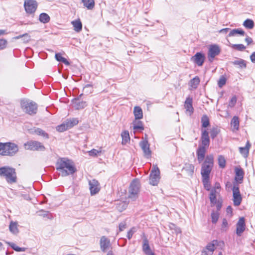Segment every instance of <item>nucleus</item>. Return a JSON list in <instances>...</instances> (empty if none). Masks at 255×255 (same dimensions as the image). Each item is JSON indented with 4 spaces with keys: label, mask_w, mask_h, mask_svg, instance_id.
Wrapping results in <instances>:
<instances>
[{
    "label": "nucleus",
    "mask_w": 255,
    "mask_h": 255,
    "mask_svg": "<svg viewBox=\"0 0 255 255\" xmlns=\"http://www.w3.org/2000/svg\"><path fill=\"white\" fill-rule=\"evenodd\" d=\"M56 170L60 171L62 176L72 174L76 171L73 162L66 158L59 159L56 164Z\"/></svg>",
    "instance_id": "f257e3e1"
},
{
    "label": "nucleus",
    "mask_w": 255,
    "mask_h": 255,
    "mask_svg": "<svg viewBox=\"0 0 255 255\" xmlns=\"http://www.w3.org/2000/svg\"><path fill=\"white\" fill-rule=\"evenodd\" d=\"M18 150L16 144L12 142H0V155L13 156Z\"/></svg>",
    "instance_id": "f03ea898"
},
{
    "label": "nucleus",
    "mask_w": 255,
    "mask_h": 255,
    "mask_svg": "<svg viewBox=\"0 0 255 255\" xmlns=\"http://www.w3.org/2000/svg\"><path fill=\"white\" fill-rule=\"evenodd\" d=\"M0 176L4 177L8 183H13L16 181V172L12 168L7 166L0 167Z\"/></svg>",
    "instance_id": "7ed1b4c3"
},
{
    "label": "nucleus",
    "mask_w": 255,
    "mask_h": 255,
    "mask_svg": "<svg viewBox=\"0 0 255 255\" xmlns=\"http://www.w3.org/2000/svg\"><path fill=\"white\" fill-rule=\"evenodd\" d=\"M20 106L25 113L30 115H35L37 111V105L34 102L29 100H22Z\"/></svg>",
    "instance_id": "20e7f679"
},
{
    "label": "nucleus",
    "mask_w": 255,
    "mask_h": 255,
    "mask_svg": "<svg viewBox=\"0 0 255 255\" xmlns=\"http://www.w3.org/2000/svg\"><path fill=\"white\" fill-rule=\"evenodd\" d=\"M213 162L214 158L213 155H209L206 156L201 168V174L202 177H209L213 166Z\"/></svg>",
    "instance_id": "39448f33"
},
{
    "label": "nucleus",
    "mask_w": 255,
    "mask_h": 255,
    "mask_svg": "<svg viewBox=\"0 0 255 255\" xmlns=\"http://www.w3.org/2000/svg\"><path fill=\"white\" fill-rule=\"evenodd\" d=\"M140 187V182L137 179H134L130 183L128 190V198L135 200L138 197Z\"/></svg>",
    "instance_id": "423d86ee"
},
{
    "label": "nucleus",
    "mask_w": 255,
    "mask_h": 255,
    "mask_svg": "<svg viewBox=\"0 0 255 255\" xmlns=\"http://www.w3.org/2000/svg\"><path fill=\"white\" fill-rule=\"evenodd\" d=\"M25 149L33 151H44L45 149L44 146L40 142L35 140H30L24 144Z\"/></svg>",
    "instance_id": "0eeeda50"
},
{
    "label": "nucleus",
    "mask_w": 255,
    "mask_h": 255,
    "mask_svg": "<svg viewBox=\"0 0 255 255\" xmlns=\"http://www.w3.org/2000/svg\"><path fill=\"white\" fill-rule=\"evenodd\" d=\"M220 48L218 45L212 44L209 46L208 58L210 62L213 61L214 58L220 54Z\"/></svg>",
    "instance_id": "6e6552de"
},
{
    "label": "nucleus",
    "mask_w": 255,
    "mask_h": 255,
    "mask_svg": "<svg viewBox=\"0 0 255 255\" xmlns=\"http://www.w3.org/2000/svg\"><path fill=\"white\" fill-rule=\"evenodd\" d=\"M37 2L35 0H26L24 3L25 10L28 14L34 13L37 9Z\"/></svg>",
    "instance_id": "1a4fd4ad"
},
{
    "label": "nucleus",
    "mask_w": 255,
    "mask_h": 255,
    "mask_svg": "<svg viewBox=\"0 0 255 255\" xmlns=\"http://www.w3.org/2000/svg\"><path fill=\"white\" fill-rule=\"evenodd\" d=\"M150 184L155 186L158 183L160 180V171L157 166H154L150 174Z\"/></svg>",
    "instance_id": "9d476101"
},
{
    "label": "nucleus",
    "mask_w": 255,
    "mask_h": 255,
    "mask_svg": "<svg viewBox=\"0 0 255 255\" xmlns=\"http://www.w3.org/2000/svg\"><path fill=\"white\" fill-rule=\"evenodd\" d=\"M232 190L234 205L236 206H238L241 203L242 198L238 185H234Z\"/></svg>",
    "instance_id": "9b49d317"
},
{
    "label": "nucleus",
    "mask_w": 255,
    "mask_h": 255,
    "mask_svg": "<svg viewBox=\"0 0 255 255\" xmlns=\"http://www.w3.org/2000/svg\"><path fill=\"white\" fill-rule=\"evenodd\" d=\"M218 245L217 240H213L209 243L202 252V255H212L216 247Z\"/></svg>",
    "instance_id": "f8f14e48"
},
{
    "label": "nucleus",
    "mask_w": 255,
    "mask_h": 255,
    "mask_svg": "<svg viewBox=\"0 0 255 255\" xmlns=\"http://www.w3.org/2000/svg\"><path fill=\"white\" fill-rule=\"evenodd\" d=\"M139 146L142 149L145 157L148 158L151 156V150L149 148V144L146 139L143 140L139 142Z\"/></svg>",
    "instance_id": "ddd939ff"
},
{
    "label": "nucleus",
    "mask_w": 255,
    "mask_h": 255,
    "mask_svg": "<svg viewBox=\"0 0 255 255\" xmlns=\"http://www.w3.org/2000/svg\"><path fill=\"white\" fill-rule=\"evenodd\" d=\"M89 184L91 195H95L99 192L100 187L98 181L95 179L90 180Z\"/></svg>",
    "instance_id": "4468645a"
},
{
    "label": "nucleus",
    "mask_w": 255,
    "mask_h": 255,
    "mask_svg": "<svg viewBox=\"0 0 255 255\" xmlns=\"http://www.w3.org/2000/svg\"><path fill=\"white\" fill-rule=\"evenodd\" d=\"M236 234L238 236H241L245 230V223L244 218H240L236 225Z\"/></svg>",
    "instance_id": "2eb2a0df"
},
{
    "label": "nucleus",
    "mask_w": 255,
    "mask_h": 255,
    "mask_svg": "<svg viewBox=\"0 0 255 255\" xmlns=\"http://www.w3.org/2000/svg\"><path fill=\"white\" fill-rule=\"evenodd\" d=\"M205 60V56L200 52H197L194 56L191 57V61L196 63L198 66L203 65Z\"/></svg>",
    "instance_id": "dca6fc26"
},
{
    "label": "nucleus",
    "mask_w": 255,
    "mask_h": 255,
    "mask_svg": "<svg viewBox=\"0 0 255 255\" xmlns=\"http://www.w3.org/2000/svg\"><path fill=\"white\" fill-rule=\"evenodd\" d=\"M82 95V94L80 95L77 99H75L74 101H73V103L74 105V106L77 110L83 109L87 105L86 102L80 101V99Z\"/></svg>",
    "instance_id": "f3484780"
},
{
    "label": "nucleus",
    "mask_w": 255,
    "mask_h": 255,
    "mask_svg": "<svg viewBox=\"0 0 255 255\" xmlns=\"http://www.w3.org/2000/svg\"><path fill=\"white\" fill-rule=\"evenodd\" d=\"M110 246V240L105 236H102L100 240V247L103 252H106Z\"/></svg>",
    "instance_id": "a211bd4d"
},
{
    "label": "nucleus",
    "mask_w": 255,
    "mask_h": 255,
    "mask_svg": "<svg viewBox=\"0 0 255 255\" xmlns=\"http://www.w3.org/2000/svg\"><path fill=\"white\" fill-rule=\"evenodd\" d=\"M192 98L190 97H188L186 98L184 104V107L186 111L189 113L190 115L193 113L194 111V109L192 106Z\"/></svg>",
    "instance_id": "6ab92c4d"
},
{
    "label": "nucleus",
    "mask_w": 255,
    "mask_h": 255,
    "mask_svg": "<svg viewBox=\"0 0 255 255\" xmlns=\"http://www.w3.org/2000/svg\"><path fill=\"white\" fill-rule=\"evenodd\" d=\"M142 250L146 255H155L150 249L148 241L146 238L144 239L143 240Z\"/></svg>",
    "instance_id": "aec40b11"
},
{
    "label": "nucleus",
    "mask_w": 255,
    "mask_h": 255,
    "mask_svg": "<svg viewBox=\"0 0 255 255\" xmlns=\"http://www.w3.org/2000/svg\"><path fill=\"white\" fill-rule=\"evenodd\" d=\"M206 149L204 147H199L197 150V155L198 160L199 163H201L204 159Z\"/></svg>",
    "instance_id": "412c9836"
},
{
    "label": "nucleus",
    "mask_w": 255,
    "mask_h": 255,
    "mask_svg": "<svg viewBox=\"0 0 255 255\" xmlns=\"http://www.w3.org/2000/svg\"><path fill=\"white\" fill-rule=\"evenodd\" d=\"M200 82V78L198 76H196L191 79L189 82V89L190 90L197 89Z\"/></svg>",
    "instance_id": "4be33fe9"
},
{
    "label": "nucleus",
    "mask_w": 255,
    "mask_h": 255,
    "mask_svg": "<svg viewBox=\"0 0 255 255\" xmlns=\"http://www.w3.org/2000/svg\"><path fill=\"white\" fill-rule=\"evenodd\" d=\"M231 63L235 66H238L239 68L241 69L246 68L247 67L246 61L242 59L238 58L234 61H232Z\"/></svg>",
    "instance_id": "5701e85b"
},
{
    "label": "nucleus",
    "mask_w": 255,
    "mask_h": 255,
    "mask_svg": "<svg viewBox=\"0 0 255 255\" xmlns=\"http://www.w3.org/2000/svg\"><path fill=\"white\" fill-rule=\"evenodd\" d=\"M251 147V144L249 141H247L245 147H241L239 148L240 153L245 157L248 156L249 152V149Z\"/></svg>",
    "instance_id": "b1692460"
},
{
    "label": "nucleus",
    "mask_w": 255,
    "mask_h": 255,
    "mask_svg": "<svg viewBox=\"0 0 255 255\" xmlns=\"http://www.w3.org/2000/svg\"><path fill=\"white\" fill-rule=\"evenodd\" d=\"M183 170L186 171L189 176H192L194 171V166L191 164H186Z\"/></svg>",
    "instance_id": "393cba45"
},
{
    "label": "nucleus",
    "mask_w": 255,
    "mask_h": 255,
    "mask_svg": "<svg viewBox=\"0 0 255 255\" xmlns=\"http://www.w3.org/2000/svg\"><path fill=\"white\" fill-rule=\"evenodd\" d=\"M236 177L235 180L237 181H242L244 177V171L241 168H235Z\"/></svg>",
    "instance_id": "a878e982"
},
{
    "label": "nucleus",
    "mask_w": 255,
    "mask_h": 255,
    "mask_svg": "<svg viewBox=\"0 0 255 255\" xmlns=\"http://www.w3.org/2000/svg\"><path fill=\"white\" fill-rule=\"evenodd\" d=\"M71 23H72V25L73 26L74 30L75 31H76L77 32H79L80 31H81V30L82 29V24L81 21L80 20V19L72 21L71 22Z\"/></svg>",
    "instance_id": "bb28decb"
},
{
    "label": "nucleus",
    "mask_w": 255,
    "mask_h": 255,
    "mask_svg": "<svg viewBox=\"0 0 255 255\" xmlns=\"http://www.w3.org/2000/svg\"><path fill=\"white\" fill-rule=\"evenodd\" d=\"M134 115L135 117V119H141L143 117V114H142V111L141 109L138 106H136L134 108Z\"/></svg>",
    "instance_id": "cd10ccee"
},
{
    "label": "nucleus",
    "mask_w": 255,
    "mask_h": 255,
    "mask_svg": "<svg viewBox=\"0 0 255 255\" xmlns=\"http://www.w3.org/2000/svg\"><path fill=\"white\" fill-rule=\"evenodd\" d=\"M50 16L46 13H41L39 16V21L43 23H48L50 21Z\"/></svg>",
    "instance_id": "c85d7f7f"
},
{
    "label": "nucleus",
    "mask_w": 255,
    "mask_h": 255,
    "mask_svg": "<svg viewBox=\"0 0 255 255\" xmlns=\"http://www.w3.org/2000/svg\"><path fill=\"white\" fill-rule=\"evenodd\" d=\"M82 2L88 9H92L95 6V1L94 0H82Z\"/></svg>",
    "instance_id": "c756f323"
},
{
    "label": "nucleus",
    "mask_w": 255,
    "mask_h": 255,
    "mask_svg": "<svg viewBox=\"0 0 255 255\" xmlns=\"http://www.w3.org/2000/svg\"><path fill=\"white\" fill-rule=\"evenodd\" d=\"M121 136L122 137L123 144H126L128 141H129L130 137L129 132L128 130H125L123 131L121 134Z\"/></svg>",
    "instance_id": "7c9ffc66"
},
{
    "label": "nucleus",
    "mask_w": 255,
    "mask_h": 255,
    "mask_svg": "<svg viewBox=\"0 0 255 255\" xmlns=\"http://www.w3.org/2000/svg\"><path fill=\"white\" fill-rule=\"evenodd\" d=\"M231 125L234 130H238L239 127V119L237 116H234L231 120Z\"/></svg>",
    "instance_id": "2f4dec72"
},
{
    "label": "nucleus",
    "mask_w": 255,
    "mask_h": 255,
    "mask_svg": "<svg viewBox=\"0 0 255 255\" xmlns=\"http://www.w3.org/2000/svg\"><path fill=\"white\" fill-rule=\"evenodd\" d=\"M10 231L13 234H16L18 233L17 224L15 222H11L9 226Z\"/></svg>",
    "instance_id": "473e14b6"
},
{
    "label": "nucleus",
    "mask_w": 255,
    "mask_h": 255,
    "mask_svg": "<svg viewBox=\"0 0 255 255\" xmlns=\"http://www.w3.org/2000/svg\"><path fill=\"white\" fill-rule=\"evenodd\" d=\"M211 219L213 224H216L218 221L220 216V213L218 211H213L211 213Z\"/></svg>",
    "instance_id": "72a5a7b5"
},
{
    "label": "nucleus",
    "mask_w": 255,
    "mask_h": 255,
    "mask_svg": "<svg viewBox=\"0 0 255 255\" xmlns=\"http://www.w3.org/2000/svg\"><path fill=\"white\" fill-rule=\"evenodd\" d=\"M66 123L67 124V125L68 126V127L69 128H71L74 126L77 125L79 121L76 118H72L70 119H68L66 120Z\"/></svg>",
    "instance_id": "f704fd0d"
},
{
    "label": "nucleus",
    "mask_w": 255,
    "mask_h": 255,
    "mask_svg": "<svg viewBox=\"0 0 255 255\" xmlns=\"http://www.w3.org/2000/svg\"><path fill=\"white\" fill-rule=\"evenodd\" d=\"M229 46L232 48L240 51H244L246 49V46L242 44H234L230 43Z\"/></svg>",
    "instance_id": "c9c22d12"
},
{
    "label": "nucleus",
    "mask_w": 255,
    "mask_h": 255,
    "mask_svg": "<svg viewBox=\"0 0 255 255\" xmlns=\"http://www.w3.org/2000/svg\"><path fill=\"white\" fill-rule=\"evenodd\" d=\"M202 182L205 189L209 191L211 189V184L209 181V177H202Z\"/></svg>",
    "instance_id": "e433bc0d"
},
{
    "label": "nucleus",
    "mask_w": 255,
    "mask_h": 255,
    "mask_svg": "<svg viewBox=\"0 0 255 255\" xmlns=\"http://www.w3.org/2000/svg\"><path fill=\"white\" fill-rule=\"evenodd\" d=\"M243 25L245 27L251 29H252L254 26V22L252 19H247L244 22Z\"/></svg>",
    "instance_id": "4c0bfd02"
},
{
    "label": "nucleus",
    "mask_w": 255,
    "mask_h": 255,
    "mask_svg": "<svg viewBox=\"0 0 255 255\" xmlns=\"http://www.w3.org/2000/svg\"><path fill=\"white\" fill-rule=\"evenodd\" d=\"M68 129H69V128L68 127V126L67 125L66 122L62 123V124L56 127L57 130L59 132H63L64 131H65V130Z\"/></svg>",
    "instance_id": "58836bf2"
},
{
    "label": "nucleus",
    "mask_w": 255,
    "mask_h": 255,
    "mask_svg": "<svg viewBox=\"0 0 255 255\" xmlns=\"http://www.w3.org/2000/svg\"><path fill=\"white\" fill-rule=\"evenodd\" d=\"M202 126L203 128H207L209 126V120L207 116L204 115L201 118Z\"/></svg>",
    "instance_id": "ea45409f"
},
{
    "label": "nucleus",
    "mask_w": 255,
    "mask_h": 255,
    "mask_svg": "<svg viewBox=\"0 0 255 255\" xmlns=\"http://www.w3.org/2000/svg\"><path fill=\"white\" fill-rule=\"evenodd\" d=\"M229 224L226 219H223L221 224V230L222 232H226L229 229Z\"/></svg>",
    "instance_id": "a19ab883"
},
{
    "label": "nucleus",
    "mask_w": 255,
    "mask_h": 255,
    "mask_svg": "<svg viewBox=\"0 0 255 255\" xmlns=\"http://www.w3.org/2000/svg\"><path fill=\"white\" fill-rule=\"evenodd\" d=\"M218 163L221 168H224L226 166V160L224 157L222 155H220L218 157Z\"/></svg>",
    "instance_id": "79ce46f5"
},
{
    "label": "nucleus",
    "mask_w": 255,
    "mask_h": 255,
    "mask_svg": "<svg viewBox=\"0 0 255 255\" xmlns=\"http://www.w3.org/2000/svg\"><path fill=\"white\" fill-rule=\"evenodd\" d=\"M35 132L37 134L39 135L42 136L46 138H49L48 134L41 129L37 128L35 129Z\"/></svg>",
    "instance_id": "37998d69"
},
{
    "label": "nucleus",
    "mask_w": 255,
    "mask_h": 255,
    "mask_svg": "<svg viewBox=\"0 0 255 255\" xmlns=\"http://www.w3.org/2000/svg\"><path fill=\"white\" fill-rule=\"evenodd\" d=\"M201 140H210L208 132L206 129L202 130Z\"/></svg>",
    "instance_id": "c03bdc74"
},
{
    "label": "nucleus",
    "mask_w": 255,
    "mask_h": 255,
    "mask_svg": "<svg viewBox=\"0 0 255 255\" xmlns=\"http://www.w3.org/2000/svg\"><path fill=\"white\" fill-rule=\"evenodd\" d=\"M101 151L102 150L101 149V148H100V150L93 149L89 151L88 153L90 156L96 157L97 156L99 153H101Z\"/></svg>",
    "instance_id": "a18cd8bd"
},
{
    "label": "nucleus",
    "mask_w": 255,
    "mask_h": 255,
    "mask_svg": "<svg viewBox=\"0 0 255 255\" xmlns=\"http://www.w3.org/2000/svg\"><path fill=\"white\" fill-rule=\"evenodd\" d=\"M209 198L211 202V206H214L216 203L217 201L216 195H214L213 193H210Z\"/></svg>",
    "instance_id": "49530a36"
},
{
    "label": "nucleus",
    "mask_w": 255,
    "mask_h": 255,
    "mask_svg": "<svg viewBox=\"0 0 255 255\" xmlns=\"http://www.w3.org/2000/svg\"><path fill=\"white\" fill-rule=\"evenodd\" d=\"M136 231V228L135 227H132L129 231H128V234H127V238L130 240L132 237V235H133V234L134 233H135Z\"/></svg>",
    "instance_id": "de8ad7c7"
},
{
    "label": "nucleus",
    "mask_w": 255,
    "mask_h": 255,
    "mask_svg": "<svg viewBox=\"0 0 255 255\" xmlns=\"http://www.w3.org/2000/svg\"><path fill=\"white\" fill-rule=\"evenodd\" d=\"M226 79L224 76H222L218 81V86L219 87H222L225 84Z\"/></svg>",
    "instance_id": "09e8293b"
},
{
    "label": "nucleus",
    "mask_w": 255,
    "mask_h": 255,
    "mask_svg": "<svg viewBox=\"0 0 255 255\" xmlns=\"http://www.w3.org/2000/svg\"><path fill=\"white\" fill-rule=\"evenodd\" d=\"M7 41L4 39H0V49H3L6 47Z\"/></svg>",
    "instance_id": "8fccbe9b"
},
{
    "label": "nucleus",
    "mask_w": 255,
    "mask_h": 255,
    "mask_svg": "<svg viewBox=\"0 0 255 255\" xmlns=\"http://www.w3.org/2000/svg\"><path fill=\"white\" fill-rule=\"evenodd\" d=\"M237 102V98L236 96H234L232 98L229 103V106L230 107H233L235 106Z\"/></svg>",
    "instance_id": "3c124183"
},
{
    "label": "nucleus",
    "mask_w": 255,
    "mask_h": 255,
    "mask_svg": "<svg viewBox=\"0 0 255 255\" xmlns=\"http://www.w3.org/2000/svg\"><path fill=\"white\" fill-rule=\"evenodd\" d=\"M22 40L24 43H27L30 40V36L28 33H24L22 34Z\"/></svg>",
    "instance_id": "603ef678"
},
{
    "label": "nucleus",
    "mask_w": 255,
    "mask_h": 255,
    "mask_svg": "<svg viewBox=\"0 0 255 255\" xmlns=\"http://www.w3.org/2000/svg\"><path fill=\"white\" fill-rule=\"evenodd\" d=\"M219 130L217 128H214L211 131V137L214 139L218 134Z\"/></svg>",
    "instance_id": "864d4df0"
},
{
    "label": "nucleus",
    "mask_w": 255,
    "mask_h": 255,
    "mask_svg": "<svg viewBox=\"0 0 255 255\" xmlns=\"http://www.w3.org/2000/svg\"><path fill=\"white\" fill-rule=\"evenodd\" d=\"M202 145L200 147H204L205 148H207L209 147L210 144V140H201Z\"/></svg>",
    "instance_id": "5fc2aeb1"
},
{
    "label": "nucleus",
    "mask_w": 255,
    "mask_h": 255,
    "mask_svg": "<svg viewBox=\"0 0 255 255\" xmlns=\"http://www.w3.org/2000/svg\"><path fill=\"white\" fill-rule=\"evenodd\" d=\"M127 227V225L125 222H122L119 224L120 231H124Z\"/></svg>",
    "instance_id": "6e6d98bb"
},
{
    "label": "nucleus",
    "mask_w": 255,
    "mask_h": 255,
    "mask_svg": "<svg viewBox=\"0 0 255 255\" xmlns=\"http://www.w3.org/2000/svg\"><path fill=\"white\" fill-rule=\"evenodd\" d=\"M226 212L227 214H229L230 215V216H232L233 209L231 206H229L227 207L226 209Z\"/></svg>",
    "instance_id": "4d7b16f0"
},
{
    "label": "nucleus",
    "mask_w": 255,
    "mask_h": 255,
    "mask_svg": "<svg viewBox=\"0 0 255 255\" xmlns=\"http://www.w3.org/2000/svg\"><path fill=\"white\" fill-rule=\"evenodd\" d=\"M235 31L236 32L237 34H240L241 35H244L245 33V31L241 28L235 29Z\"/></svg>",
    "instance_id": "13d9d810"
},
{
    "label": "nucleus",
    "mask_w": 255,
    "mask_h": 255,
    "mask_svg": "<svg viewBox=\"0 0 255 255\" xmlns=\"http://www.w3.org/2000/svg\"><path fill=\"white\" fill-rule=\"evenodd\" d=\"M134 129H143V127L142 124L139 123L138 125H134L133 126Z\"/></svg>",
    "instance_id": "bf43d9fd"
},
{
    "label": "nucleus",
    "mask_w": 255,
    "mask_h": 255,
    "mask_svg": "<svg viewBox=\"0 0 255 255\" xmlns=\"http://www.w3.org/2000/svg\"><path fill=\"white\" fill-rule=\"evenodd\" d=\"M216 208H217V211H219L222 207V203L218 201V202L216 201Z\"/></svg>",
    "instance_id": "052dcab7"
},
{
    "label": "nucleus",
    "mask_w": 255,
    "mask_h": 255,
    "mask_svg": "<svg viewBox=\"0 0 255 255\" xmlns=\"http://www.w3.org/2000/svg\"><path fill=\"white\" fill-rule=\"evenodd\" d=\"M55 57L58 61H60L61 59L63 57L60 53H58L55 54Z\"/></svg>",
    "instance_id": "680f3d73"
},
{
    "label": "nucleus",
    "mask_w": 255,
    "mask_h": 255,
    "mask_svg": "<svg viewBox=\"0 0 255 255\" xmlns=\"http://www.w3.org/2000/svg\"><path fill=\"white\" fill-rule=\"evenodd\" d=\"M14 250L17 252H24L25 251V248H20L16 246L15 249L14 248Z\"/></svg>",
    "instance_id": "e2e57ef3"
},
{
    "label": "nucleus",
    "mask_w": 255,
    "mask_h": 255,
    "mask_svg": "<svg viewBox=\"0 0 255 255\" xmlns=\"http://www.w3.org/2000/svg\"><path fill=\"white\" fill-rule=\"evenodd\" d=\"M60 62L64 63L65 65L67 66L70 65V63L67 61V60L66 58H65L63 57L62 58Z\"/></svg>",
    "instance_id": "0e129e2a"
},
{
    "label": "nucleus",
    "mask_w": 255,
    "mask_h": 255,
    "mask_svg": "<svg viewBox=\"0 0 255 255\" xmlns=\"http://www.w3.org/2000/svg\"><path fill=\"white\" fill-rule=\"evenodd\" d=\"M250 59L253 63H255V52H254L251 55H250Z\"/></svg>",
    "instance_id": "69168bd1"
},
{
    "label": "nucleus",
    "mask_w": 255,
    "mask_h": 255,
    "mask_svg": "<svg viewBox=\"0 0 255 255\" xmlns=\"http://www.w3.org/2000/svg\"><path fill=\"white\" fill-rule=\"evenodd\" d=\"M245 41L248 45L251 44L253 42L252 38L249 36H247V37L245 39Z\"/></svg>",
    "instance_id": "338daca9"
},
{
    "label": "nucleus",
    "mask_w": 255,
    "mask_h": 255,
    "mask_svg": "<svg viewBox=\"0 0 255 255\" xmlns=\"http://www.w3.org/2000/svg\"><path fill=\"white\" fill-rule=\"evenodd\" d=\"M235 29L231 30L228 35V36L232 37L236 35L237 34L236 32L235 31Z\"/></svg>",
    "instance_id": "774afa93"
}]
</instances>
